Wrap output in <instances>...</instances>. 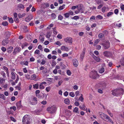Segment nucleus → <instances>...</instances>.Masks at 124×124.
I'll list each match as a JSON object with an SVG mask.
<instances>
[{
  "mask_svg": "<svg viewBox=\"0 0 124 124\" xmlns=\"http://www.w3.org/2000/svg\"><path fill=\"white\" fill-rule=\"evenodd\" d=\"M56 65V63L54 60H53L51 64L52 66H54Z\"/></svg>",
  "mask_w": 124,
  "mask_h": 124,
  "instance_id": "obj_41",
  "label": "nucleus"
},
{
  "mask_svg": "<svg viewBox=\"0 0 124 124\" xmlns=\"http://www.w3.org/2000/svg\"><path fill=\"white\" fill-rule=\"evenodd\" d=\"M67 74L68 75H70L71 74L70 71L69 70H67Z\"/></svg>",
  "mask_w": 124,
  "mask_h": 124,
  "instance_id": "obj_59",
  "label": "nucleus"
},
{
  "mask_svg": "<svg viewBox=\"0 0 124 124\" xmlns=\"http://www.w3.org/2000/svg\"><path fill=\"white\" fill-rule=\"evenodd\" d=\"M31 117L29 115H25L22 119L23 124H31Z\"/></svg>",
  "mask_w": 124,
  "mask_h": 124,
  "instance_id": "obj_1",
  "label": "nucleus"
},
{
  "mask_svg": "<svg viewBox=\"0 0 124 124\" xmlns=\"http://www.w3.org/2000/svg\"><path fill=\"white\" fill-rule=\"evenodd\" d=\"M28 44L26 42L24 43L22 45V48L25 46H27L28 45Z\"/></svg>",
  "mask_w": 124,
  "mask_h": 124,
  "instance_id": "obj_42",
  "label": "nucleus"
},
{
  "mask_svg": "<svg viewBox=\"0 0 124 124\" xmlns=\"http://www.w3.org/2000/svg\"><path fill=\"white\" fill-rule=\"evenodd\" d=\"M10 108L11 109H13L14 111H15L16 109V107L15 106H13L12 107H11Z\"/></svg>",
  "mask_w": 124,
  "mask_h": 124,
  "instance_id": "obj_60",
  "label": "nucleus"
},
{
  "mask_svg": "<svg viewBox=\"0 0 124 124\" xmlns=\"http://www.w3.org/2000/svg\"><path fill=\"white\" fill-rule=\"evenodd\" d=\"M47 72V69L46 68H45L44 70L42 71L43 73L44 74H45Z\"/></svg>",
  "mask_w": 124,
  "mask_h": 124,
  "instance_id": "obj_43",
  "label": "nucleus"
},
{
  "mask_svg": "<svg viewBox=\"0 0 124 124\" xmlns=\"http://www.w3.org/2000/svg\"><path fill=\"white\" fill-rule=\"evenodd\" d=\"M64 15L65 16V17L66 18H68L69 17V13H65L64 14Z\"/></svg>",
  "mask_w": 124,
  "mask_h": 124,
  "instance_id": "obj_50",
  "label": "nucleus"
},
{
  "mask_svg": "<svg viewBox=\"0 0 124 124\" xmlns=\"http://www.w3.org/2000/svg\"><path fill=\"white\" fill-rule=\"evenodd\" d=\"M104 71V70L103 68H102L99 70V72L100 73H103Z\"/></svg>",
  "mask_w": 124,
  "mask_h": 124,
  "instance_id": "obj_34",
  "label": "nucleus"
},
{
  "mask_svg": "<svg viewBox=\"0 0 124 124\" xmlns=\"http://www.w3.org/2000/svg\"><path fill=\"white\" fill-rule=\"evenodd\" d=\"M77 7L78 8V10L81 13L83 12V5L81 4H79L77 6Z\"/></svg>",
  "mask_w": 124,
  "mask_h": 124,
  "instance_id": "obj_8",
  "label": "nucleus"
},
{
  "mask_svg": "<svg viewBox=\"0 0 124 124\" xmlns=\"http://www.w3.org/2000/svg\"><path fill=\"white\" fill-rule=\"evenodd\" d=\"M21 83L20 82L19 83L18 85L15 87V88L16 89H18L19 90H20V89H21Z\"/></svg>",
  "mask_w": 124,
  "mask_h": 124,
  "instance_id": "obj_20",
  "label": "nucleus"
},
{
  "mask_svg": "<svg viewBox=\"0 0 124 124\" xmlns=\"http://www.w3.org/2000/svg\"><path fill=\"white\" fill-rule=\"evenodd\" d=\"M38 48L39 49V50H40L42 51L43 50H42V46L41 45H39L38 46Z\"/></svg>",
  "mask_w": 124,
  "mask_h": 124,
  "instance_id": "obj_63",
  "label": "nucleus"
},
{
  "mask_svg": "<svg viewBox=\"0 0 124 124\" xmlns=\"http://www.w3.org/2000/svg\"><path fill=\"white\" fill-rule=\"evenodd\" d=\"M108 120V121H109V122H110L112 124H113L114 122L110 118V117H109V118L108 119H107Z\"/></svg>",
  "mask_w": 124,
  "mask_h": 124,
  "instance_id": "obj_40",
  "label": "nucleus"
},
{
  "mask_svg": "<svg viewBox=\"0 0 124 124\" xmlns=\"http://www.w3.org/2000/svg\"><path fill=\"white\" fill-rule=\"evenodd\" d=\"M0 98H1L4 99V95L3 94L0 93Z\"/></svg>",
  "mask_w": 124,
  "mask_h": 124,
  "instance_id": "obj_61",
  "label": "nucleus"
},
{
  "mask_svg": "<svg viewBox=\"0 0 124 124\" xmlns=\"http://www.w3.org/2000/svg\"><path fill=\"white\" fill-rule=\"evenodd\" d=\"M51 17L52 19H54L56 17V16L55 14L54 13H53L51 14Z\"/></svg>",
  "mask_w": 124,
  "mask_h": 124,
  "instance_id": "obj_36",
  "label": "nucleus"
},
{
  "mask_svg": "<svg viewBox=\"0 0 124 124\" xmlns=\"http://www.w3.org/2000/svg\"><path fill=\"white\" fill-rule=\"evenodd\" d=\"M85 52H83L81 54V55L80 56V58L82 60L84 58V57L85 56Z\"/></svg>",
  "mask_w": 124,
  "mask_h": 124,
  "instance_id": "obj_32",
  "label": "nucleus"
},
{
  "mask_svg": "<svg viewBox=\"0 0 124 124\" xmlns=\"http://www.w3.org/2000/svg\"><path fill=\"white\" fill-rule=\"evenodd\" d=\"M119 12L118 10L117 9H115L114 12L115 14L117 15Z\"/></svg>",
  "mask_w": 124,
  "mask_h": 124,
  "instance_id": "obj_51",
  "label": "nucleus"
},
{
  "mask_svg": "<svg viewBox=\"0 0 124 124\" xmlns=\"http://www.w3.org/2000/svg\"><path fill=\"white\" fill-rule=\"evenodd\" d=\"M10 118L11 121H12L14 122H16V120L14 118L10 116Z\"/></svg>",
  "mask_w": 124,
  "mask_h": 124,
  "instance_id": "obj_52",
  "label": "nucleus"
},
{
  "mask_svg": "<svg viewBox=\"0 0 124 124\" xmlns=\"http://www.w3.org/2000/svg\"><path fill=\"white\" fill-rule=\"evenodd\" d=\"M1 49L3 52H5L6 50V48L4 47H2L1 48Z\"/></svg>",
  "mask_w": 124,
  "mask_h": 124,
  "instance_id": "obj_58",
  "label": "nucleus"
},
{
  "mask_svg": "<svg viewBox=\"0 0 124 124\" xmlns=\"http://www.w3.org/2000/svg\"><path fill=\"white\" fill-rule=\"evenodd\" d=\"M100 41V40L99 39H97L94 41V45L95 46L97 45Z\"/></svg>",
  "mask_w": 124,
  "mask_h": 124,
  "instance_id": "obj_24",
  "label": "nucleus"
},
{
  "mask_svg": "<svg viewBox=\"0 0 124 124\" xmlns=\"http://www.w3.org/2000/svg\"><path fill=\"white\" fill-rule=\"evenodd\" d=\"M61 49L62 50L67 51L69 50L68 48L65 46H62L61 47Z\"/></svg>",
  "mask_w": 124,
  "mask_h": 124,
  "instance_id": "obj_12",
  "label": "nucleus"
},
{
  "mask_svg": "<svg viewBox=\"0 0 124 124\" xmlns=\"http://www.w3.org/2000/svg\"><path fill=\"white\" fill-rule=\"evenodd\" d=\"M57 109V108L55 105L49 107L47 109V111L50 113L53 114L54 113Z\"/></svg>",
  "mask_w": 124,
  "mask_h": 124,
  "instance_id": "obj_3",
  "label": "nucleus"
},
{
  "mask_svg": "<svg viewBox=\"0 0 124 124\" xmlns=\"http://www.w3.org/2000/svg\"><path fill=\"white\" fill-rule=\"evenodd\" d=\"M106 9V8L105 7H103L102 9V11L103 13L105 12Z\"/></svg>",
  "mask_w": 124,
  "mask_h": 124,
  "instance_id": "obj_64",
  "label": "nucleus"
},
{
  "mask_svg": "<svg viewBox=\"0 0 124 124\" xmlns=\"http://www.w3.org/2000/svg\"><path fill=\"white\" fill-rule=\"evenodd\" d=\"M65 5V4H63L62 6H60L59 8V10H60L63 9Z\"/></svg>",
  "mask_w": 124,
  "mask_h": 124,
  "instance_id": "obj_33",
  "label": "nucleus"
},
{
  "mask_svg": "<svg viewBox=\"0 0 124 124\" xmlns=\"http://www.w3.org/2000/svg\"><path fill=\"white\" fill-rule=\"evenodd\" d=\"M109 117L108 116V115L105 114V115H104V116L103 117V119H102L104 120H105V119H106L107 120L109 118Z\"/></svg>",
  "mask_w": 124,
  "mask_h": 124,
  "instance_id": "obj_26",
  "label": "nucleus"
},
{
  "mask_svg": "<svg viewBox=\"0 0 124 124\" xmlns=\"http://www.w3.org/2000/svg\"><path fill=\"white\" fill-rule=\"evenodd\" d=\"M53 30L54 33L55 34H57V32L56 31L55 28H53Z\"/></svg>",
  "mask_w": 124,
  "mask_h": 124,
  "instance_id": "obj_45",
  "label": "nucleus"
},
{
  "mask_svg": "<svg viewBox=\"0 0 124 124\" xmlns=\"http://www.w3.org/2000/svg\"><path fill=\"white\" fill-rule=\"evenodd\" d=\"M84 33L82 32H80L78 33V35L80 36H81L84 34Z\"/></svg>",
  "mask_w": 124,
  "mask_h": 124,
  "instance_id": "obj_62",
  "label": "nucleus"
},
{
  "mask_svg": "<svg viewBox=\"0 0 124 124\" xmlns=\"http://www.w3.org/2000/svg\"><path fill=\"white\" fill-rule=\"evenodd\" d=\"M114 13L112 12H109L108 13L107 16L108 17H109L113 15Z\"/></svg>",
  "mask_w": 124,
  "mask_h": 124,
  "instance_id": "obj_27",
  "label": "nucleus"
},
{
  "mask_svg": "<svg viewBox=\"0 0 124 124\" xmlns=\"http://www.w3.org/2000/svg\"><path fill=\"white\" fill-rule=\"evenodd\" d=\"M99 115L102 119H103V117L105 115V114L102 112H100L99 113Z\"/></svg>",
  "mask_w": 124,
  "mask_h": 124,
  "instance_id": "obj_19",
  "label": "nucleus"
},
{
  "mask_svg": "<svg viewBox=\"0 0 124 124\" xmlns=\"http://www.w3.org/2000/svg\"><path fill=\"white\" fill-rule=\"evenodd\" d=\"M0 74L4 78H6V74L4 71H1L0 72Z\"/></svg>",
  "mask_w": 124,
  "mask_h": 124,
  "instance_id": "obj_29",
  "label": "nucleus"
},
{
  "mask_svg": "<svg viewBox=\"0 0 124 124\" xmlns=\"http://www.w3.org/2000/svg\"><path fill=\"white\" fill-rule=\"evenodd\" d=\"M16 106L18 108H20L22 107L21 105V101H19L16 103Z\"/></svg>",
  "mask_w": 124,
  "mask_h": 124,
  "instance_id": "obj_14",
  "label": "nucleus"
},
{
  "mask_svg": "<svg viewBox=\"0 0 124 124\" xmlns=\"http://www.w3.org/2000/svg\"><path fill=\"white\" fill-rule=\"evenodd\" d=\"M98 36L100 38H102L104 37V35L103 33H100L99 34Z\"/></svg>",
  "mask_w": 124,
  "mask_h": 124,
  "instance_id": "obj_55",
  "label": "nucleus"
},
{
  "mask_svg": "<svg viewBox=\"0 0 124 124\" xmlns=\"http://www.w3.org/2000/svg\"><path fill=\"white\" fill-rule=\"evenodd\" d=\"M78 108L77 107H75L73 111L74 112H76L77 113H78Z\"/></svg>",
  "mask_w": 124,
  "mask_h": 124,
  "instance_id": "obj_30",
  "label": "nucleus"
},
{
  "mask_svg": "<svg viewBox=\"0 0 124 124\" xmlns=\"http://www.w3.org/2000/svg\"><path fill=\"white\" fill-rule=\"evenodd\" d=\"M11 78L13 79H14L16 78V75L15 73L13 72H11Z\"/></svg>",
  "mask_w": 124,
  "mask_h": 124,
  "instance_id": "obj_18",
  "label": "nucleus"
},
{
  "mask_svg": "<svg viewBox=\"0 0 124 124\" xmlns=\"http://www.w3.org/2000/svg\"><path fill=\"white\" fill-rule=\"evenodd\" d=\"M72 62L73 66L75 67H77L78 64V60L76 59H74L72 60Z\"/></svg>",
  "mask_w": 124,
  "mask_h": 124,
  "instance_id": "obj_9",
  "label": "nucleus"
},
{
  "mask_svg": "<svg viewBox=\"0 0 124 124\" xmlns=\"http://www.w3.org/2000/svg\"><path fill=\"white\" fill-rule=\"evenodd\" d=\"M14 19L16 23H18L19 22V20L17 17L14 18Z\"/></svg>",
  "mask_w": 124,
  "mask_h": 124,
  "instance_id": "obj_54",
  "label": "nucleus"
},
{
  "mask_svg": "<svg viewBox=\"0 0 124 124\" xmlns=\"http://www.w3.org/2000/svg\"><path fill=\"white\" fill-rule=\"evenodd\" d=\"M112 94L115 96H116L118 94H123L124 93L123 89L122 88L119 89H116L112 91Z\"/></svg>",
  "mask_w": 124,
  "mask_h": 124,
  "instance_id": "obj_2",
  "label": "nucleus"
},
{
  "mask_svg": "<svg viewBox=\"0 0 124 124\" xmlns=\"http://www.w3.org/2000/svg\"><path fill=\"white\" fill-rule=\"evenodd\" d=\"M39 88L40 89H43L44 88V86L42 84L40 83L39 85Z\"/></svg>",
  "mask_w": 124,
  "mask_h": 124,
  "instance_id": "obj_39",
  "label": "nucleus"
},
{
  "mask_svg": "<svg viewBox=\"0 0 124 124\" xmlns=\"http://www.w3.org/2000/svg\"><path fill=\"white\" fill-rule=\"evenodd\" d=\"M96 17L97 18L100 19H102L103 18V17L100 15H98L97 16H96Z\"/></svg>",
  "mask_w": 124,
  "mask_h": 124,
  "instance_id": "obj_47",
  "label": "nucleus"
},
{
  "mask_svg": "<svg viewBox=\"0 0 124 124\" xmlns=\"http://www.w3.org/2000/svg\"><path fill=\"white\" fill-rule=\"evenodd\" d=\"M51 87L50 86L46 87V90L47 92H49L50 90Z\"/></svg>",
  "mask_w": 124,
  "mask_h": 124,
  "instance_id": "obj_53",
  "label": "nucleus"
},
{
  "mask_svg": "<svg viewBox=\"0 0 124 124\" xmlns=\"http://www.w3.org/2000/svg\"><path fill=\"white\" fill-rule=\"evenodd\" d=\"M5 34L7 38H8L10 35V33L8 31L5 32Z\"/></svg>",
  "mask_w": 124,
  "mask_h": 124,
  "instance_id": "obj_11",
  "label": "nucleus"
},
{
  "mask_svg": "<svg viewBox=\"0 0 124 124\" xmlns=\"http://www.w3.org/2000/svg\"><path fill=\"white\" fill-rule=\"evenodd\" d=\"M69 95L72 97H74L75 96V94L73 92H70L69 93Z\"/></svg>",
  "mask_w": 124,
  "mask_h": 124,
  "instance_id": "obj_44",
  "label": "nucleus"
},
{
  "mask_svg": "<svg viewBox=\"0 0 124 124\" xmlns=\"http://www.w3.org/2000/svg\"><path fill=\"white\" fill-rule=\"evenodd\" d=\"M32 16H28L25 19V20L26 22H29L32 19Z\"/></svg>",
  "mask_w": 124,
  "mask_h": 124,
  "instance_id": "obj_17",
  "label": "nucleus"
},
{
  "mask_svg": "<svg viewBox=\"0 0 124 124\" xmlns=\"http://www.w3.org/2000/svg\"><path fill=\"white\" fill-rule=\"evenodd\" d=\"M25 15V13H23L22 15H21L20 14H19L18 15V16L19 18H21L24 16Z\"/></svg>",
  "mask_w": 124,
  "mask_h": 124,
  "instance_id": "obj_25",
  "label": "nucleus"
},
{
  "mask_svg": "<svg viewBox=\"0 0 124 124\" xmlns=\"http://www.w3.org/2000/svg\"><path fill=\"white\" fill-rule=\"evenodd\" d=\"M79 100H80L81 101H82L83 98V95L82 94H81V96L79 98Z\"/></svg>",
  "mask_w": 124,
  "mask_h": 124,
  "instance_id": "obj_46",
  "label": "nucleus"
},
{
  "mask_svg": "<svg viewBox=\"0 0 124 124\" xmlns=\"http://www.w3.org/2000/svg\"><path fill=\"white\" fill-rule=\"evenodd\" d=\"M53 72L55 74H57V69H55L54 70H53Z\"/></svg>",
  "mask_w": 124,
  "mask_h": 124,
  "instance_id": "obj_57",
  "label": "nucleus"
},
{
  "mask_svg": "<svg viewBox=\"0 0 124 124\" xmlns=\"http://www.w3.org/2000/svg\"><path fill=\"white\" fill-rule=\"evenodd\" d=\"M93 58L97 62H99L100 61V59L99 58L95 56L93 54Z\"/></svg>",
  "mask_w": 124,
  "mask_h": 124,
  "instance_id": "obj_15",
  "label": "nucleus"
},
{
  "mask_svg": "<svg viewBox=\"0 0 124 124\" xmlns=\"http://www.w3.org/2000/svg\"><path fill=\"white\" fill-rule=\"evenodd\" d=\"M18 7L20 8H22L23 9L24 8V6L22 4H19L18 6Z\"/></svg>",
  "mask_w": 124,
  "mask_h": 124,
  "instance_id": "obj_37",
  "label": "nucleus"
},
{
  "mask_svg": "<svg viewBox=\"0 0 124 124\" xmlns=\"http://www.w3.org/2000/svg\"><path fill=\"white\" fill-rule=\"evenodd\" d=\"M2 24L4 26H6L8 25V23L7 22L5 21L3 22L2 23Z\"/></svg>",
  "mask_w": 124,
  "mask_h": 124,
  "instance_id": "obj_31",
  "label": "nucleus"
},
{
  "mask_svg": "<svg viewBox=\"0 0 124 124\" xmlns=\"http://www.w3.org/2000/svg\"><path fill=\"white\" fill-rule=\"evenodd\" d=\"M13 48L12 46H10L7 49V52L8 53H10L12 51Z\"/></svg>",
  "mask_w": 124,
  "mask_h": 124,
  "instance_id": "obj_13",
  "label": "nucleus"
},
{
  "mask_svg": "<svg viewBox=\"0 0 124 124\" xmlns=\"http://www.w3.org/2000/svg\"><path fill=\"white\" fill-rule=\"evenodd\" d=\"M33 101L35 102L34 103H32L31 104L32 105H35L37 104V98L36 97H34L33 98Z\"/></svg>",
  "mask_w": 124,
  "mask_h": 124,
  "instance_id": "obj_21",
  "label": "nucleus"
},
{
  "mask_svg": "<svg viewBox=\"0 0 124 124\" xmlns=\"http://www.w3.org/2000/svg\"><path fill=\"white\" fill-rule=\"evenodd\" d=\"M64 40L66 42L71 43L72 42V38L70 37H67L64 39Z\"/></svg>",
  "mask_w": 124,
  "mask_h": 124,
  "instance_id": "obj_6",
  "label": "nucleus"
},
{
  "mask_svg": "<svg viewBox=\"0 0 124 124\" xmlns=\"http://www.w3.org/2000/svg\"><path fill=\"white\" fill-rule=\"evenodd\" d=\"M70 100L68 99H66L64 100V102L66 104H70Z\"/></svg>",
  "mask_w": 124,
  "mask_h": 124,
  "instance_id": "obj_23",
  "label": "nucleus"
},
{
  "mask_svg": "<svg viewBox=\"0 0 124 124\" xmlns=\"http://www.w3.org/2000/svg\"><path fill=\"white\" fill-rule=\"evenodd\" d=\"M34 54H40V51L38 50H36L35 51Z\"/></svg>",
  "mask_w": 124,
  "mask_h": 124,
  "instance_id": "obj_48",
  "label": "nucleus"
},
{
  "mask_svg": "<svg viewBox=\"0 0 124 124\" xmlns=\"http://www.w3.org/2000/svg\"><path fill=\"white\" fill-rule=\"evenodd\" d=\"M89 76L91 78L93 79L96 78L98 77V75L97 71L95 70H92L90 72Z\"/></svg>",
  "mask_w": 124,
  "mask_h": 124,
  "instance_id": "obj_4",
  "label": "nucleus"
},
{
  "mask_svg": "<svg viewBox=\"0 0 124 124\" xmlns=\"http://www.w3.org/2000/svg\"><path fill=\"white\" fill-rule=\"evenodd\" d=\"M3 68L2 69L4 70L6 72H7L8 71V68L5 66H3L2 67Z\"/></svg>",
  "mask_w": 124,
  "mask_h": 124,
  "instance_id": "obj_28",
  "label": "nucleus"
},
{
  "mask_svg": "<svg viewBox=\"0 0 124 124\" xmlns=\"http://www.w3.org/2000/svg\"><path fill=\"white\" fill-rule=\"evenodd\" d=\"M39 39L42 42H43L44 41V38L42 37H39Z\"/></svg>",
  "mask_w": 124,
  "mask_h": 124,
  "instance_id": "obj_49",
  "label": "nucleus"
},
{
  "mask_svg": "<svg viewBox=\"0 0 124 124\" xmlns=\"http://www.w3.org/2000/svg\"><path fill=\"white\" fill-rule=\"evenodd\" d=\"M102 45L104 47L105 49L108 48L110 47V43L109 41H107L103 44Z\"/></svg>",
  "mask_w": 124,
  "mask_h": 124,
  "instance_id": "obj_5",
  "label": "nucleus"
},
{
  "mask_svg": "<svg viewBox=\"0 0 124 124\" xmlns=\"http://www.w3.org/2000/svg\"><path fill=\"white\" fill-rule=\"evenodd\" d=\"M33 87L34 89H38L39 88V84L38 83L36 84L33 85Z\"/></svg>",
  "mask_w": 124,
  "mask_h": 124,
  "instance_id": "obj_22",
  "label": "nucleus"
},
{
  "mask_svg": "<svg viewBox=\"0 0 124 124\" xmlns=\"http://www.w3.org/2000/svg\"><path fill=\"white\" fill-rule=\"evenodd\" d=\"M120 6L121 9L124 11V5L123 4L121 3L120 4Z\"/></svg>",
  "mask_w": 124,
  "mask_h": 124,
  "instance_id": "obj_35",
  "label": "nucleus"
},
{
  "mask_svg": "<svg viewBox=\"0 0 124 124\" xmlns=\"http://www.w3.org/2000/svg\"><path fill=\"white\" fill-rule=\"evenodd\" d=\"M104 55L108 57L110 55V53L109 52L106 51L104 52Z\"/></svg>",
  "mask_w": 124,
  "mask_h": 124,
  "instance_id": "obj_16",
  "label": "nucleus"
},
{
  "mask_svg": "<svg viewBox=\"0 0 124 124\" xmlns=\"http://www.w3.org/2000/svg\"><path fill=\"white\" fill-rule=\"evenodd\" d=\"M9 22L11 23H13V20L12 18H9Z\"/></svg>",
  "mask_w": 124,
  "mask_h": 124,
  "instance_id": "obj_56",
  "label": "nucleus"
},
{
  "mask_svg": "<svg viewBox=\"0 0 124 124\" xmlns=\"http://www.w3.org/2000/svg\"><path fill=\"white\" fill-rule=\"evenodd\" d=\"M58 19L60 20H62L63 19V17L61 15H59L58 17Z\"/></svg>",
  "mask_w": 124,
  "mask_h": 124,
  "instance_id": "obj_38",
  "label": "nucleus"
},
{
  "mask_svg": "<svg viewBox=\"0 0 124 124\" xmlns=\"http://www.w3.org/2000/svg\"><path fill=\"white\" fill-rule=\"evenodd\" d=\"M9 42V41L7 39L3 40L2 42V45L5 46Z\"/></svg>",
  "mask_w": 124,
  "mask_h": 124,
  "instance_id": "obj_10",
  "label": "nucleus"
},
{
  "mask_svg": "<svg viewBox=\"0 0 124 124\" xmlns=\"http://www.w3.org/2000/svg\"><path fill=\"white\" fill-rule=\"evenodd\" d=\"M21 48L19 47H16L15 48L14 50L13 54H16L17 53H19L21 50Z\"/></svg>",
  "mask_w": 124,
  "mask_h": 124,
  "instance_id": "obj_7",
  "label": "nucleus"
}]
</instances>
